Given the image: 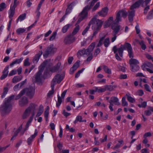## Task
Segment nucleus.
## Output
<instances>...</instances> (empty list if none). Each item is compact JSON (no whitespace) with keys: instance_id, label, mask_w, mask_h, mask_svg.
Returning <instances> with one entry per match:
<instances>
[{"instance_id":"47","label":"nucleus","mask_w":153,"mask_h":153,"mask_svg":"<svg viewBox=\"0 0 153 153\" xmlns=\"http://www.w3.org/2000/svg\"><path fill=\"white\" fill-rule=\"evenodd\" d=\"M25 30H26L24 28H19L16 31L18 34H20L24 32Z\"/></svg>"},{"instance_id":"42","label":"nucleus","mask_w":153,"mask_h":153,"mask_svg":"<svg viewBox=\"0 0 153 153\" xmlns=\"http://www.w3.org/2000/svg\"><path fill=\"white\" fill-rule=\"evenodd\" d=\"M22 128V124L16 130L14 133V135L16 136H17L19 133L21 131Z\"/></svg>"},{"instance_id":"9","label":"nucleus","mask_w":153,"mask_h":153,"mask_svg":"<svg viewBox=\"0 0 153 153\" xmlns=\"http://www.w3.org/2000/svg\"><path fill=\"white\" fill-rule=\"evenodd\" d=\"M61 63L60 62H58L56 65L52 67L51 68H46V69L45 70L44 72V75H46L49 72L51 71V72L54 73L57 71L60 68L61 66Z\"/></svg>"},{"instance_id":"55","label":"nucleus","mask_w":153,"mask_h":153,"mask_svg":"<svg viewBox=\"0 0 153 153\" xmlns=\"http://www.w3.org/2000/svg\"><path fill=\"white\" fill-rule=\"evenodd\" d=\"M29 58H26L24 61V65L25 66H28L30 65V63L29 62Z\"/></svg>"},{"instance_id":"11","label":"nucleus","mask_w":153,"mask_h":153,"mask_svg":"<svg viewBox=\"0 0 153 153\" xmlns=\"http://www.w3.org/2000/svg\"><path fill=\"white\" fill-rule=\"evenodd\" d=\"M75 39V37L73 35L70 34L65 37L64 42L66 44H69L73 42Z\"/></svg>"},{"instance_id":"22","label":"nucleus","mask_w":153,"mask_h":153,"mask_svg":"<svg viewBox=\"0 0 153 153\" xmlns=\"http://www.w3.org/2000/svg\"><path fill=\"white\" fill-rule=\"evenodd\" d=\"M8 69L9 66L8 65L4 69L3 72V74L0 77L1 80L4 79L7 76L8 73Z\"/></svg>"},{"instance_id":"28","label":"nucleus","mask_w":153,"mask_h":153,"mask_svg":"<svg viewBox=\"0 0 153 153\" xmlns=\"http://www.w3.org/2000/svg\"><path fill=\"white\" fill-rule=\"evenodd\" d=\"M22 78V76H15L13 79L12 82L13 83H16L20 81Z\"/></svg>"},{"instance_id":"18","label":"nucleus","mask_w":153,"mask_h":153,"mask_svg":"<svg viewBox=\"0 0 153 153\" xmlns=\"http://www.w3.org/2000/svg\"><path fill=\"white\" fill-rule=\"evenodd\" d=\"M38 131L37 129H35L34 134L31 135L30 137L27 139V142L29 145H30L33 139L36 137L38 134Z\"/></svg>"},{"instance_id":"7","label":"nucleus","mask_w":153,"mask_h":153,"mask_svg":"<svg viewBox=\"0 0 153 153\" xmlns=\"http://www.w3.org/2000/svg\"><path fill=\"white\" fill-rule=\"evenodd\" d=\"M57 51V49L53 47V45L48 46L44 52L43 54L44 57L47 58L49 56H51L55 53Z\"/></svg>"},{"instance_id":"35","label":"nucleus","mask_w":153,"mask_h":153,"mask_svg":"<svg viewBox=\"0 0 153 153\" xmlns=\"http://www.w3.org/2000/svg\"><path fill=\"white\" fill-rule=\"evenodd\" d=\"M26 14L25 13H24L22 15H20L18 17L17 20V22L18 23V21H22L24 20L26 18Z\"/></svg>"},{"instance_id":"61","label":"nucleus","mask_w":153,"mask_h":153,"mask_svg":"<svg viewBox=\"0 0 153 153\" xmlns=\"http://www.w3.org/2000/svg\"><path fill=\"white\" fill-rule=\"evenodd\" d=\"M16 74V71L15 70H12L9 73V76H12L15 75Z\"/></svg>"},{"instance_id":"14","label":"nucleus","mask_w":153,"mask_h":153,"mask_svg":"<svg viewBox=\"0 0 153 153\" xmlns=\"http://www.w3.org/2000/svg\"><path fill=\"white\" fill-rule=\"evenodd\" d=\"M66 90H65L61 94V97L59 95L58 96L57 102L56 103V106L57 107H59L62 102V99H64L65 94L67 92Z\"/></svg>"},{"instance_id":"31","label":"nucleus","mask_w":153,"mask_h":153,"mask_svg":"<svg viewBox=\"0 0 153 153\" xmlns=\"http://www.w3.org/2000/svg\"><path fill=\"white\" fill-rule=\"evenodd\" d=\"M54 86L55 85H54L53 84V83H51V90L47 94V96L48 97H51V96L53 94L54 92Z\"/></svg>"},{"instance_id":"58","label":"nucleus","mask_w":153,"mask_h":153,"mask_svg":"<svg viewBox=\"0 0 153 153\" xmlns=\"http://www.w3.org/2000/svg\"><path fill=\"white\" fill-rule=\"evenodd\" d=\"M152 134L150 132H148L146 133L143 136V137L144 138H146L148 137L151 136Z\"/></svg>"},{"instance_id":"26","label":"nucleus","mask_w":153,"mask_h":153,"mask_svg":"<svg viewBox=\"0 0 153 153\" xmlns=\"http://www.w3.org/2000/svg\"><path fill=\"white\" fill-rule=\"evenodd\" d=\"M129 63L130 66H132L139 64V61L136 59L131 58L129 61Z\"/></svg>"},{"instance_id":"43","label":"nucleus","mask_w":153,"mask_h":153,"mask_svg":"<svg viewBox=\"0 0 153 153\" xmlns=\"http://www.w3.org/2000/svg\"><path fill=\"white\" fill-rule=\"evenodd\" d=\"M119 143H118L113 148L114 150L116 149H118L121 146V145L123 142V140L118 141Z\"/></svg>"},{"instance_id":"57","label":"nucleus","mask_w":153,"mask_h":153,"mask_svg":"<svg viewBox=\"0 0 153 153\" xmlns=\"http://www.w3.org/2000/svg\"><path fill=\"white\" fill-rule=\"evenodd\" d=\"M144 86L145 89L146 90V91L150 92H151L150 88L149 85L147 84H145L144 85Z\"/></svg>"},{"instance_id":"13","label":"nucleus","mask_w":153,"mask_h":153,"mask_svg":"<svg viewBox=\"0 0 153 153\" xmlns=\"http://www.w3.org/2000/svg\"><path fill=\"white\" fill-rule=\"evenodd\" d=\"M26 94L30 98H32L34 96L35 93V89L32 87L26 88Z\"/></svg>"},{"instance_id":"49","label":"nucleus","mask_w":153,"mask_h":153,"mask_svg":"<svg viewBox=\"0 0 153 153\" xmlns=\"http://www.w3.org/2000/svg\"><path fill=\"white\" fill-rule=\"evenodd\" d=\"M57 33L56 32H54L53 33L52 36H50L49 40L51 41L54 40L56 37Z\"/></svg>"},{"instance_id":"56","label":"nucleus","mask_w":153,"mask_h":153,"mask_svg":"<svg viewBox=\"0 0 153 153\" xmlns=\"http://www.w3.org/2000/svg\"><path fill=\"white\" fill-rule=\"evenodd\" d=\"M85 49H83L82 50L79 51L78 53L77 54L79 55V54L80 56H82L84 55L85 54Z\"/></svg>"},{"instance_id":"27","label":"nucleus","mask_w":153,"mask_h":153,"mask_svg":"<svg viewBox=\"0 0 153 153\" xmlns=\"http://www.w3.org/2000/svg\"><path fill=\"white\" fill-rule=\"evenodd\" d=\"M111 102H112L115 105H119L120 104V103L119 102V100L116 97H111L110 100Z\"/></svg>"},{"instance_id":"16","label":"nucleus","mask_w":153,"mask_h":153,"mask_svg":"<svg viewBox=\"0 0 153 153\" xmlns=\"http://www.w3.org/2000/svg\"><path fill=\"white\" fill-rule=\"evenodd\" d=\"M141 68L144 71H145L147 69L149 68H148L153 69V64L149 62H146L143 64L141 66Z\"/></svg>"},{"instance_id":"36","label":"nucleus","mask_w":153,"mask_h":153,"mask_svg":"<svg viewBox=\"0 0 153 153\" xmlns=\"http://www.w3.org/2000/svg\"><path fill=\"white\" fill-rule=\"evenodd\" d=\"M43 112V107L42 106L40 105L39 108V111L36 115V116L37 117H39L42 114Z\"/></svg>"},{"instance_id":"48","label":"nucleus","mask_w":153,"mask_h":153,"mask_svg":"<svg viewBox=\"0 0 153 153\" xmlns=\"http://www.w3.org/2000/svg\"><path fill=\"white\" fill-rule=\"evenodd\" d=\"M6 7V4L3 2L0 4V11H3Z\"/></svg>"},{"instance_id":"30","label":"nucleus","mask_w":153,"mask_h":153,"mask_svg":"<svg viewBox=\"0 0 153 153\" xmlns=\"http://www.w3.org/2000/svg\"><path fill=\"white\" fill-rule=\"evenodd\" d=\"M31 111L28 109L27 108L25 110L24 113L22 116L23 119H25L28 117Z\"/></svg>"},{"instance_id":"51","label":"nucleus","mask_w":153,"mask_h":153,"mask_svg":"<svg viewBox=\"0 0 153 153\" xmlns=\"http://www.w3.org/2000/svg\"><path fill=\"white\" fill-rule=\"evenodd\" d=\"M100 6V3L99 2H97L93 7L92 9V11L94 12Z\"/></svg>"},{"instance_id":"39","label":"nucleus","mask_w":153,"mask_h":153,"mask_svg":"<svg viewBox=\"0 0 153 153\" xmlns=\"http://www.w3.org/2000/svg\"><path fill=\"white\" fill-rule=\"evenodd\" d=\"M36 105L33 103H31L30 104L29 106L27 108L28 109L31 111V110H34Z\"/></svg>"},{"instance_id":"2","label":"nucleus","mask_w":153,"mask_h":153,"mask_svg":"<svg viewBox=\"0 0 153 153\" xmlns=\"http://www.w3.org/2000/svg\"><path fill=\"white\" fill-rule=\"evenodd\" d=\"M14 95L5 98L3 104L0 106V111L2 114H7L9 113L12 109L11 102L13 100Z\"/></svg>"},{"instance_id":"24","label":"nucleus","mask_w":153,"mask_h":153,"mask_svg":"<svg viewBox=\"0 0 153 153\" xmlns=\"http://www.w3.org/2000/svg\"><path fill=\"white\" fill-rule=\"evenodd\" d=\"M42 53V51H40L38 54L35 55L33 60V62L37 63Z\"/></svg>"},{"instance_id":"20","label":"nucleus","mask_w":153,"mask_h":153,"mask_svg":"<svg viewBox=\"0 0 153 153\" xmlns=\"http://www.w3.org/2000/svg\"><path fill=\"white\" fill-rule=\"evenodd\" d=\"M108 10V9L107 7H105L102 8L101 11L98 13V14L100 16L105 17L107 15Z\"/></svg>"},{"instance_id":"5","label":"nucleus","mask_w":153,"mask_h":153,"mask_svg":"<svg viewBox=\"0 0 153 153\" xmlns=\"http://www.w3.org/2000/svg\"><path fill=\"white\" fill-rule=\"evenodd\" d=\"M92 6L87 5L85 6L83 9L82 11L80 13L79 16V17L77 21V23L79 24L82 20L86 18L88 15V11L90 10Z\"/></svg>"},{"instance_id":"6","label":"nucleus","mask_w":153,"mask_h":153,"mask_svg":"<svg viewBox=\"0 0 153 153\" xmlns=\"http://www.w3.org/2000/svg\"><path fill=\"white\" fill-rule=\"evenodd\" d=\"M47 63V61H44L39 67V71L36 73L35 77L36 81V82L40 83L41 82L42 78L41 77V75L43 72Z\"/></svg>"},{"instance_id":"52","label":"nucleus","mask_w":153,"mask_h":153,"mask_svg":"<svg viewBox=\"0 0 153 153\" xmlns=\"http://www.w3.org/2000/svg\"><path fill=\"white\" fill-rule=\"evenodd\" d=\"M147 106V102H142L141 104L138 105V106L139 108H145Z\"/></svg>"},{"instance_id":"60","label":"nucleus","mask_w":153,"mask_h":153,"mask_svg":"<svg viewBox=\"0 0 153 153\" xmlns=\"http://www.w3.org/2000/svg\"><path fill=\"white\" fill-rule=\"evenodd\" d=\"M137 94L140 96H142L144 94V92L143 90H140L137 91Z\"/></svg>"},{"instance_id":"37","label":"nucleus","mask_w":153,"mask_h":153,"mask_svg":"<svg viewBox=\"0 0 153 153\" xmlns=\"http://www.w3.org/2000/svg\"><path fill=\"white\" fill-rule=\"evenodd\" d=\"M91 22H91H89L88 26L86 27L85 29L82 32V34L83 35H84L87 32V31L88 30L90 27V23Z\"/></svg>"},{"instance_id":"64","label":"nucleus","mask_w":153,"mask_h":153,"mask_svg":"<svg viewBox=\"0 0 153 153\" xmlns=\"http://www.w3.org/2000/svg\"><path fill=\"white\" fill-rule=\"evenodd\" d=\"M27 81V79H26L25 80L22 81L20 83H19V85H20V88H21L22 86H23L26 82Z\"/></svg>"},{"instance_id":"29","label":"nucleus","mask_w":153,"mask_h":153,"mask_svg":"<svg viewBox=\"0 0 153 153\" xmlns=\"http://www.w3.org/2000/svg\"><path fill=\"white\" fill-rule=\"evenodd\" d=\"M71 25L68 24L64 26L62 28V33H65L67 32L68 29L71 26Z\"/></svg>"},{"instance_id":"34","label":"nucleus","mask_w":153,"mask_h":153,"mask_svg":"<svg viewBox=\"0 0 153 153\" xmlns=\"http://www.w3.org/2000/svg\"><path fill=\"white\" fill-rule=\"evenodd\" d=\"M131 71L134 72L137 71L140 68V67L138 65H136L131 66Z\"/></svg>"},{"instance_id":"54","label":"nucleus","mask_w":153,"mask_h":153,"mask_svg":"<svg viewBox=\"0 0 153 153\" xmlns=\"http://www.w3.org/2000/svg\"><path fill=\"white\" fill-rule=\"evenodd\" d=\"M85 69V68H83L82 70H80L78 71L75 74V77L76 78H78L80 75V74L82 73L83 70Z\"/></svg>"},{"instance_id":"21","label":"nucleus","mask_w":153,"mask_h":153,"mask_svg":"<svg viewBox=\"0 0 153 153\" xmlns=\"http://www.w3.org/2000/svg\"><path fill=\"white\" fill-rule=\"evenodd\" d=\"M131 10H129L128 12V19L130 22L133 21V17L135 16V10L133 9H131Z\"/></svg>"},{"instance_id":"23","label":"nucleus","mask_w":153,"mask_h":153,"mask_svg":"<svg viewBox=\"0 0 153 153\" xmlns=\"http://www.w3.org/2000/svg\"><path fill=\"white\" fill-rule=\"evenodd\" d=\"M79 61H77L73 65V67L71 68L70 70V74H72L74 73V72L79 67Z\"/></svg>"},{"instance_id":"63","label":"nucleus","mask_w":153,"mask_h":153,"mask_svg":"<svg viewBox=\"0 0 153 153\" xmlns=\"http://www.w3.org/2000/svg\"><path fill=\"white\" fill-rule=\"evenodd\" d=\"M21 88H20V85L19 84H18L16 85L13 87V89L15 91H16L19 90Z\"/></svg>"},{"instance_id":"8","label":"nucleus","mask_w":153,"mask_h":153,"mask_svg":"<svg viewBox=\"0 0 153 153\" xmlns=\"http://www.w3.org/2000/svg\"><path fill=\"white\" fill-rule=\"evenodd\" d=\"M105 36L102 37L100 39L97 44V46H101L103 43L104 46L106 48L108 47L110 44V39L108 37L105 39Z\"/></svg>"},{"instance_id":"59","label":"nucleus","mask_w":153,"mask_h":153,"mask_svg":"<svg viewBox=\"0 0 153 153\" xmlns=\"http://www.w3.org/2000/svg\"><path fill=\"white\" fill-rule=\"evenodd\" d=\"M49 112L47 111H45L44 112V116L45 120L47 121L48 120V117L49 115Z\"/></svg>"},{"instance_id":"32","label":"nucleus","mask_w":153,"mask_h":153,"mask_svg":"<svg viewBox=\"0 0 153 153\" xmlns=\"http://www.w3.org/2000/svg\"><path fill=\"white\" fill-rule=\"evenodd\" d=\"M117 87L116 85H107L105 86L106 90L112 91Z\"/></svg>"},{"instance_id":"44","label":"nucleus","mask_w":153,"mask_h":153,"mask_svg":"<svg viewBox=\"0 0 153 153\" xmlns=\"http://www.w3.org/2000/svg\"><path fill=\"white\" fill-rule=\"evenodd\" d=\"M139 44L143 50H145L146 49V45L145 44L144 41L143 40L141 41L140 42H139Z\"/></svg>"},{"instance_id":"62","label":"nucleus","mask_w":153,"mask_h":153,"mask_svg":"<svg viewBox=\"0 0 153 153\" xmlns=\"http://www.w3.org/2000/svg\"><path fill=\"white\" fill-rule=\"evenodd\" d=\"M144 114L146 116H149L152 114V112L149 110L148 109L145 111Z\"/></svg>"},{"instance_id":"46","label":"nucleus","mask_w":153,"mask_h":153,"mask_svg":"<svg viewBox=\"0 0 153 153\" xmlns=\"http://www.w3.org/2000/svg\"><path fill=\"white\" fill-rule=\"evenodd\" d=\"M127 96V99L128 101L131 103H133L135 102V100L131 97L129 96L128 94H126Z\"/></svg>"},{"instance_id":"19","label":"nucleus","mask_w":153,"mask_h":153,"mask_svg":"<svg viewBox=\"0 0 153 153\" xmlns=\"http://www.w3.org/2000/svg\"><path fill=\"white\" fill-rule=\"evenodd\" d=\"M114 21L113 17L112 16L110 17L106 21L104 25V28H107L110 26L111 24H112V22Z\"/></svg>"},{"instance_id":"3","label":"nucleus","mask_w":153,"mask_h":153,"mask_svg":"<svg viewBox=\"0 0 153 153\" xmlns=\"http://www.w3.org/2000/svg\"><path fill=\"white\" fill-rule=\"evenodd\" d=\"M91 21L90 25H92V29L94 31L92 37L93 38L95 36L100 29L103 22L101 20L98 19L95 17L93 18L89 22H91Z\"/></svg>"},{"instance_id":"17","label":"nucleus","mask_w":153,"mask_h":153,"mask_svg":"<svg viewBox=\"0 0 153 153\" xmlns=\"http://www.w3.org/2000/svg\"><path fill=\"white\" fill-rule=\"evenodd\" d=\"M95 47L94 43H91L87 49H85V54L87 56L90 55L91 53L93 51Z\"/></svg>"},{"instance_id":"4","label":"nucleus","mask_w":153,"mask_h":153,"mask_svg":"<svg viewBox=\"0 0 153 153\" xmlns=\"http://www.w3.org/2000/svg\"><path fill=\"white\" fill-rule=\"evenodd\" d=\"M126 43H125L123 45H121L120 48H117L116 46H114L113 48V51L114 53L115 54V58L118 61H121V58L118 56L117 53V51H118V53L119 56L122 57L123 55V53L124 50H125L126 48Z\"/></svg>"},{"instance_id":"10","label":"nucleus","mask_w":153,"mask_h":153,"mask_svg":"<svg viewBox=\"0 0 153 153\" xmlns=\"http://www.w3.org/2000/svg\"><path fill=\"white\" fill-rule=\"evenodd\" d=\"M64 76V75L62 74L61 75L59 74H57L53 78L51 83H53L54 85H55L56 82L59 83L63 79Z\"/></svg>"},{"instance_id":"41","label":"nucleus","mask_w":153,"mask_h":153,"mask_svg":"<svg viewBox=\"0 0 153 153\" xmlns=\"http://www.w3.org/2000/svg\"><path fill=\"white\" fill-rule=\"evenodd\" d=\"M104 71L108 74H111V70L109 69L107 66L104 65L103 66Z\"/></svg>"},{"instance_id":"45","label":"nucleus","mask_w":153,"mask_h":153,"mask_svg":"<svg viewBox=\"0 0 153 153\" xmlns=\"http://www.w3.org/2000/svg\"><path fill=\"white\" fill-rule=\"evenodd\" d=\"M152 18H153V9L149 12L148 15L147 16V19H151Z\"/></svg>"},{"instance_id":"53","label":"nucleus","mask_w":153,"mask_h":153,"mask_svg":"<svg viewBox=\"0 0 153 153\" xmlns=\"http://www.w3.org/2000/svg\"><path fill=\"white\" fill-rule=\"evenodd\" d=\"M62 114L64 116L66 117H67L68 116H70L71 114V113H68L66 112L65 110H63Z\"/></svg>"},{"instance_id":"25","label":"nucleus","mask_w":153,"mask_h":153,"mask_svg":"<svg viewBox=\"0 0 153 153\" xmlns=\"http://www.w3.org/2000/svg\"><path fill=\"white\" fill-rule=\"evenodd\" d=\"M144 0H139L131 6L130 9L134 10V8L139 7L143 1Z\"/></svg>"},{"instance_id":"12","label":"nucleus","mask_w":153,"mask_h":153,"mask_svg":"<svg viewBox=\"0 0 153 153\" xmlns=\"http://www.w3.org/2000/svg\"><path fill=\"white\" fill-rule=\"evenodd\" d=\"M28 103V98L26 97H23L19 101V104L21 107H24Z\"/></svg>"},{"instance_id":"1","label":"nucleus","mask_w":153,"mask_h":153,"mask_svg":"<svg viewBox=\"0 0 153 153\" xmlns=\"http://www.w3.org/2000/svg\"><path fill=\"white\" fill-rule=\"evenodd\" d=\"M127 15V13L122 10L119 11L117 13L116 19L115 20L114 23L111 25L112 29L114 30L113 34L116 35L120 29V25H117L116 27H115L114 26L115 25H117L119 22L121 21V15L123 17H126Z\"/></svg>"},{"instance_id":"15","label":"nucleus","mask_w":153,"mask_h":153,"mask_svg":"<svg viewBox=\"0 0 153 153\" xmlns=\"http://www.w3.org/2000/svg\"><path fill=\"white\" fill-rule=\"evenodd\" d=\"M126 48L128 53V55L130 58H132L134 57V53L132 48L130 44L126 43Z\"/></svg>"},{"instance_id":"40","label":"nucleus","mask_w":153,"mask_h":153,"mask_svg":"<svg viewBox=\"0 0 153 153\" xmlns=\"http://www.w3.org/2000/svg\"><path fill=\"white\" fill-rule=\"evenodd\" d=\"M80 27L78 25L76 26L74 28L72 33V34L73 35H74L76 34L78 32L79 30Z\"/></svg>"},{"instance_id":"50","label":"nucleus","mask_w":153,"mask_h":153,"mask_svg":"<svg viewBox=\"0 0 153 153\" xmlns=\"http://www.w3.org/2000/svg\"><path fill=\"white\" fill-rule=\"evenodd\" d=\"M122 104L123 106H127L128 105V103L126 100L125 97H123L122 99Z\"/></svg>"},{"instance_id":"38","label":"nucleus","mask_w":153,"mask_h":153,"mask_svg":"<svg viewBox=\"0 0 153 153\" xmlns=\"http://www.w3.org/2000/svg\"><path fill=\"white\" fill-rule=\"evenodd\" d=\"M8 91V88L7 87H4V91L2 94L1 96L2 98H4L6 94H7Z\"/></svg>"},{"instance_id":"33","label":"nucleus","mask_w":153,"mask_h":153,"mask_svg":"<svg viewBox=\"0 0 153 153\" xmlns=\"http://www.w3.org/2000/svg\"><path fill=\"white\" fill-rule=\"evenodd\" d=\"M10 12L9 13V17L10 19H12L15 13V9L14 7H12L11 5L10 7Z\"/></svg>"}]
</instances>
